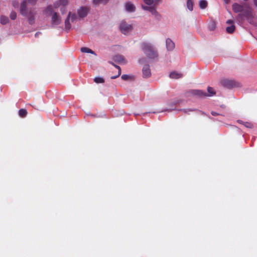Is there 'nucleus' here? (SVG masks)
Segmentation results:
<instances>
[{
	"label": "nucleus",
	"mask_w": 257,
	"mask_h": 257,
	"mask_svg": "<svg viewBox=\"0 0 257 257\" xmlns=\"http://www.w3.org/2000/svg\"><path fill=\"white\" fill-rule=\"evenodd\" d=\"M232 7L234 13H240L236 17L237 21L239 23H242L245 19L249 23H251L253 16L251 9L248 4L244 3L242 5H239L237 3H234L232 5Z\"/></svg>",
	"instance_id": "obj_1"
},
{
	"label": "nucleus",
	"mask_w": 257,
	"mask_h": 257,
	"mask_svg": "<svg viewBox=\"0 0 257 257\" xmlns=\"http://www.w3.org/2000/svg\"><path fill=\"white\" fill-rule=\"evenodd\" d=\"M20 13L23 16L27 18L28 22L30 24L32 25L35 23V16L36 12L33 9L28 10L27 7V1L23 0L21 3Z\"/></svg>",
	"instance_id": "obj_2"
},
{
	"label": "nucleus",
	"mask_w": 257,
	"mask_h": 257,
	"mask_svg": "<svg viewBox=\"0 0 257 257\" xmlns=\"http://www.w3.org/2000/svg\"><path fill=\"white\" fill-rule=\"evenodd\" d=\"M142 49L144 53L150 59H155L158 56L157 53L154 48L147 43H144L142 44Z\"/></svg>",
	"instance_id": "obj_3"
},
{
	"label": "nucleus",
	"mask_w": 257,
	"mask_h": 257,
	"mask_svg": "<svg viewBox=\"0 0 257 257\" xmlns=\"http://www.w3.org/2000/svg\"><path fill=\"white\" fill-rule=\"evenodd\" d=\"M78 17L75 14H72L71 12L68 13V15L65 21V29L69 30L71 27V23H73L78 20Z\"/></svg>",
	"instance_id": "obj_4"
},
{
	"label": "nucleus",
	"mask_w": 257,
	"mask_h": 257,
	"mask_svg": "<svg viewBox=\"0 0 257 257\" xmlns=\"http://www.w3.org/2000/svg\"><path fill=\"white\" fill-rule=\"evenodd\" d=\"M142 8L144 11H147L150 12L155 19L158 21H160L161 19V15L157 11L156 8L154 6L149 7L142 5Z\"/></svg>",
	"instance_id": "obj_5"
},
{
	"label": "nucleus",
	"mask_w": 257,
	"mask_h": 257,
	"mask_svg": "<svg viewBox=\"0 0 257 257\" xmlns=\"http://www.w3.org/2000/svg\"><path fill=\"white\" fill-rule=\"evenodd\" d=\"M119 29L123 34L126 35L133 30V27L132 25L127 24L124 21H122L120 23Z\"/></svg>",
	"instance_id": "obj_6"
},
{
	"label": "nucleus",
	"mask_w": 257,
	"mask_h": 257,
	"mask_svg": "<svg viewBox=\"0 0 257 257\" xmlns=\"http://www.w3.org/2000/svg\"><path fill=\"white\" fill-rule=\"evenodd\" d=\"M89 8L87 7H81L77 10L78 17L80 19L86 17L89 11Z\"/></svg>",
	"instance_id": "obj_7"
},
{
	"label": "nucleus",
	"mask_w": 257,
	"mask_h": 257,
	"mask_svg": "<svg viewBox=\"0 0 257 257\" xmlns=\"http://www.w3.org/2000/svg\"><path fill=\"white\" fill-rule=\"evenodd\" d=\"M52 24L53 25H58L61 23V18L57 13H54L52 16Z\"/></svg>",
	"instance_id": "obj_8"
},
{
	"label": "nucleus",
	"mask_w": 257,
	"mask_h": 257,
	"mask_svg": "<svg viewBox=\"0 0 257 257\" xmlns=\"http://www.w3.org/2000/svg\"><path fill=\"white\" fill-rule=\"evenodd\" d=\"M220 83L222 85L228 88L233 87L235 86V82L234 81L226 79H222L220 81Z\"/></svg>",
	"instance_id": "obj_9"
},
{
	"label": "nucleus",
	"mask_w": 257,
	"mask_h": 257,
	"mask_svg": "<svg viewBox=\"0 0 257 257\" xmlns=\"http://www.w3.org/2000/svg\"><path fill=\"white\" fill-rule=\"evenodd\" d=\"M143 76L144 78H148L151 75V70L149 65H145L143 68Z\"/></svg>",
	"instance_id": "obj_10"
},
{
	"label": "nucleus",
	"mask_w": 257,
	"mask_h": 257,
	"mask_svg": "<svg viewBox=\"0 0 257 257\" xmlns=\"http://www.w3.org/2000/svg\"><path fill=\"white\" fill-rule=\"evenodd\" d=\"M144 3L147 5V6H156L161 4L163 2V0H143Z\"/></svg>",
	"instance_id": "obj_11"
},
{
	"label": "nucleus",
	"mask_w": 257,
	"mask_h": 257,
	"mask_svg": "<svg viewBox=\"0 0 257 257\" xmlns=\"http://www.w3.org/2000/svg\"><path fill=\"white\" fill-rule=\"evenodd\" d=\"M166 45L167 49L168 51H172L175 48L174 43L170 38H167L166 40Z\"/></svg>",
	"instance_id": "obj_12"
},
{
	"label": "nucleus",
	"mask_w": 257,
	"mask_h": 257,
	"mask_svg": "<svg viewBox=\"0 0 257 257\" xmlns=\"http://www.w3.org/2000/svg\"><path fill=\"white\" fill-rule=\"evenodd\" d=\"M193 95H197L201 97L207 96V94L201 90H193L191 91Z\"/></svg>",
	"instance_id": "obj_13"
},
{
	"label": "nucleus",
	"mask_w": 257,
	"mask_h": 257,
	"mask_svg": "<svg viewBox=\"0 0 257 257\" xmlns=\"http://www.w3.org/2000/svg\"><path fill=\"white\" fill-rule=\"evenodd\" d=\"M125 9L128 12H134L135 11L136 7L132 3L128 2L125 5Z\"/></svg>",
	"instance_id": "obj_14"
},
{
	"label": "nucleus",
	"mask_w": 257,
	"mask_h": 257,
	"mask_svg": "<svg viewBox=\"0 0 257 257\" xmlns=\"http://www.w3.org/2000/svg\"><path fill=\"white\" fill-rule=\"evenodd\" d=\"M54 13L55 12H54L53 6L52 5L47 6L45 10L44 11V14L47 16L50 15L52 16Z\"/></svg>",
	"instance_id": "obj_15"
},
{
	"label": "nucleus",
	"mask_w": 257,
	"mask_h": 257,
	"mask_svg": "<svg viewBox=\"0 0 257 257\" xmlns=\"http://www.w3.org/2000/svg\"><path fill=\"white\" fill-rule=\"evenodd\" d=\"M183 75L180 72L173 71L170 73L169 77L172 79H179L182 78Z\"/></svg>",
	"instance_id": "obj_16"
},
{
	"label": "nucleus",
	"mask_w": 257,
	"mask_h": 257,
	"mask_svg": "<svg viewBox=\"0 0 257 257\" xmlns=\"http://www.w3.org/2000/svg\"><path fill=\"white\" fill-rule=\"evenodd\" d=\"M199 5L200 9H204L207 7L208 3L206 0H200Z\"/></svg>",
	"instance_id": "obj_17"
},
{
	"label": "nucleus",
	"mask_w": 257,
	"mask_h": 257,
	"mask_svg": "<svg viewBox=\"0 0 257 257\" xmlns=\"http://www.w3.org/2000/svg\"><path fill=\"white\" fill-rule=\"evenodd\" d=\"M81 51L83 53H91L94 55H96L95 52L93 51L91 49L87 48V47H82L81 48Z\"/></svg>",
	"instance_id": "obj_18"
},
{
	"label": "nucleus",
	"mask_w": 257,
	"mask_h": 257,
	"mask_svg": "<svg viewBox=\"0 0 257 257\" xmlns=\"http://www.w3.org/2000/svg\"><path fill=\"white\" fill-rule=\"evenodd\" d=\"M187 7L188 9L192 11L193 9V0H187Z\"/></svg>",
	"instance_id": "obj_19"
},
{
	"label": "nucleus",
	"mask_w": 257,
	"mask_h": 257,
	"mask_svg": "<svg viewBox=\"0 0 257 257\" xmlns=\"http://www.w3.org/2000/svg\"><path fill=\"white\" fill-rule=\"evenodd\" d=\"M9 22V18L6 16H2L1 17V23L3 25H5Z\"/></svg>",
	"instance_id": "obj_20"
},
{
	"label": "nucleus",
	"mask_w": 257,
	"mask_h": 257,
	"mask_svg": "<svg viewBox=\"0 0 257 257\" xmlns=\"http://www.w3.org/2000/svg\"><path fill=\"white\" fill-rule=\"evenodd\" d=\"M108 0H93V4L94 5L97 6L100 4H105L106 3Z\"/></svg>",
	"instance_id": "obj_21"
},
{
	"label": "nucleus",
	"mask_w": 257,
	"mask_h": 257,
	"mask_svg": "<svg viewBox=\"0 0 257 257\" xmlns=\"http://www.w3.org/2000/svg\"><path fill=\"white\" fill-rule=\"evenodd\" d=\"M235 26L232 24V25H231L230 26L227 27L226 28V32L227 33H232L234 32V31L235 30Z\"/></svg>",
	"instance_id": "obj_22"
},
{
	"label": "nucleus",
	"mask_w": 257,
	"mask_h": 257,
	"mask_svg": "<svg viewBox=\"0 0 257 257\" xmlns=\"http://www.w3.org/2000/svg\"><path fill=\"white\" fill-rule=\"evenodd\" d=\"M94 81L96 83H102L104 82V80L101 77H96L94 79Z\"/></svg>",
	"instance_id": "obj_23"
},
{
	"label": "nucleus",
	"mask_w": 257,
	"mask_h": 257,
	"mask_svg": "<svg viewBox=\"0 0 257 257\" xmlns=\"http://www.w3.org/2000/svg\"><path fill=\"white\" fill-rule=\"evenodd\" d=\"M207 91H208V92L209 93V94H208V95L207 94V96H213V95H214L215 94V92L214 91L213 88H212L211 87H208L207 88Z\"/></svg>",
	"instance_id": "obj_24"
},
{
	"label": "nucleus",
	"mask_w": 257,
	"mask_h": 257,
	"mask_svg": "<svg viewBox=\"0 0 257 257\" xmlns=\"http://www.w3.org/2000/svg\"><path fill=\"white\" fill-rule=\"evenodd\" d=\"M27 111L24 109H21L19 111V114L21 117H25L27 114Z\"/></svg>",
	"instance_id": "obj_25"
},
{
	"label": "nucleus",
	"mask_w": 257,
	"mask_h": 257,
	"mask_svg": "<svg viewBox=\"0 0 257 257\" xmlns=\"http://www.w3.org/2000/svg\"><path fill=\"white\" fill-rule=\"evenodd\" d=\"M114 60L118 62H121L124 61V58L120 55H116L114 57Z\"/></svg>",
	"instance_id": "obj_26"
},
{
	"label": "nucleus",
	"mask_w": 257,
	"mask_h": 257,
	"mask_svg": "<svg viewBox=\"0 0 257 257\" xmlns=\"http://www.w3.org/2000/svg\"><path fill=\"white\" fill-rule=\"evenodd\" d=\"M11 19L13 20H14L16 19L17 18V14L16 12H14V11H12L11 13V14H10V16Z\"/></svg>",
	"instance_id": "obj_27"
},
{
	"label": "nucleus",
	"mask_w": 257,
	"mask_h": 257,
	"mask_svg": "<svg viewBox=\"0 0 257 257\" xmlns=\"http://www.w3.org/2000/svg\"><path fill=\"white\" fill-rule=\"evenodd\" d=\"M121 78L123 80H127L131 78V76L128 75L123 74L121 76Z\"/></svg>",
	"instance_id": "obj_28"
},
{
	"label": "nucleus",
	"mask_w": 257,
	"mask_h": 257,
	"mask_svg": "<svg viewBox=\"0 0 257 257\" xmlns=\"http://www.w3.org/2000/svg\"><path fill=\"white\" fill-rule=\"evenodd\" d=\"M243 125L246 127H247V128H252L253 126L252 124L251 123L248 122H244V123H243Z\"/></svg>",
	"instance_id": "obj_29"
},
{
	"label": "nucleus",
	"mask_w": 257,
	"mask_h": 257,
	"mask_svg": "<svg viewBox=\"0 0 257 257\" xmlns=\"http://www.w3.org/2000/svg\"><path fill=\"white\" fill-rule=\"evenodd\" d=\"M12 5L13 6L15 7V8H18L19 7V2L18 1H13L12 2Z\"/></svg>",
	"instance_id": "obj_30"
},
{
	"label": "nucleus",
	"mask_w": 257,
	"mask_h": 257,
	"mask_svg": "<svg viewBox=\"0 0 257 257\" xmlns=\"http://www.w3.org/2000/svg\"><path fill=\"white\" fill-rule=\"evenodd\" d=\"M121 74V70H119V71H118V74L116 75H114L110 77V78L112 79H115L117 78Z\"/></svg>",
	"instance_id": "obj_31"
},
{
	"label": "nucleus",
	"mask_w": 257,
	"mask_h": 257,
	"mask_svg": "<svg viewBox=\"0 0 257 257\" xmlns=\"http://www.w3.org/2000/svg\"><path fill=\"white\" fill-rule=\"evenodd\" d=\"M60 2L63 6H65L67 4L68 1L67 0H60Z\"/></svg>",
	"instance_id": "obj_32"
},
{
	"label": "nucleus",
	"mask_w": 257,
	"mask_h": 257,
	"mask_svg": "<svg viewBox=\"0 0 257 257\" xmlns=\"http://www.w3.org/2000/svg\"><path fill=\"white\" fill-rule=\"evenodd\" d=\"M146 60V58H143V59H140L139 60V62L140 63L143 64L145 62Z\"/></svg>",
	"instance_id": "obj_33"
},
{
	"label": "nucleus",
	"mask_w": 257,
	"mask_h": 257,
	"mask_svg": "<svg viewBox=\"0 0 257 257\" xmlns=\"http://www.w3.org/2000/svg\"><path fill=\"white\" fill-rule=\"evenodd\" d=\"M60 11L62 13V14H64L66 13V9L65 8H61V9H60Z\"/></svg>",
	"instance_id": "obj_34"
},
{
	"label": "nucleus",
	"mask_w": 257,
	"mask_h": 257,
	"mask_svg": "<svg viewBox=\"0 0 257 257\" xmlns=\"http://www.w3.org/2000/svg\"><path fill=\"white\" fill-rule=\"evenodd\" d=\"M233 23V21L231 20H229L226 22V23L228 24L232 25Z\"/></svg>",
	"instance_id": "obj_35"
},
{
	"label": "nucleus",
	"mask_w": 257,
	"mask_h": 257,
	"mask_svg": "<svg viewBox=\"0 0 257 257\" xmlns=\"http://www.w3.org/2000/svg\"><path fill=\"white\" fill-rule=\"evenodd\" d=\"M118 70V71H119V70H121L119 66H117V65H115L114 64H113V63H112Z\"/></svg>",
	"instance_id": "obj_36"
},
{
	"label": "nucleus",
	"mask_w": 257,
	"mask_h": 257,
	"mask_svg": "<svg viewBox=\"0 0 257 257\" xmlns=\"http://www.w3.org/2000/svg\"><path fill=\"white\" fill-rule=\"evenodd\" d=\"M211 114L213 115H218V113L215 112H214V111H212L211 112Z\"/></svg>",
	"instance_id": "obj_37"
},
{
	"label": "nucleus",
	"mask_w": 257,
	"mask_h": 257,
	"mask_svg": "<svg viewBox=\"0 0 257 257\" xmlns=\"http://www.w3.org/2000/svg\"><path fill=\"white\" fill-rule=\"evenodd\" d=\"M54 7L55 8H57L58 7V4L56 3L54 4Z\"/></svg>",
	"instance_id": "obj_38"
},
{
	"label": "nucleus",
	"mask_w": 257,
	"mask_h": 257,
	"mask_svg": "<svg viewBox=\"0 0 257 257\" xmlns=\"http://www.w3.org/2000/svg\"><path fill=\"white\" fill-rule=\"evenodd\" d=\"M41 34V33L40 32H37L36 34H35V37H38L39 35Z\"/></svg>",
	"instance_id": "obj_39"
},
{
	"label": "nucleus",
	"mask_w": 257,
	"mask_h": 257,
	"mask_svg": "<svg viewBox=\"0 0 257 257\" xmlns=\"http://www.w3.org/2000/svg\"><path fill=\"white\" fill-rule=\"evenodd\" d=\"M254 5L257 7V0H253Z\"/></svg>",
	"instance_id": "obj_40"
},
{
	"label": "nucleus",
	"mask_w": 257,
	"mask_h": 257,
	"mask_svg": "<svg viewBox=\"0 0 257 257\" xmlns=\"http://www.w3.org/2000/svg\"><path fill=\"white\" fill-rule=\"evenodd\" d=\"M239 123H241L242 124H243V123H244V122L242 121V120H238L237 121Z\"/></svg>",
	"instance_id": "obj_41"
},
{
	"label": "nucleus",
	"mask_w": 257,
	"mask_h": 257,
	"mask_svg": "<svg viewBox=\"0 0 257 257\" xmlns=\"http://www.w3.org/2000/svg\"><path fill=\"white\" fill-rule=\"evenodd\" d=\"M212 25H213V26H212V29H213L214 28V27H215V24H214V23H212Z\"/></svg>",
	"instance_id": "obj_42"
},
{
	"label": "nucleus",
	"mask_w": 257,
	"mask_h": 257,
	"mask_svg": "<svg viewBox=\"0 0 257 257\" xmlns=\"http://www.w3.org/2000/svg\"><path fill=\"white\" fill-rule=\"evenodd\" d=\"M223 1H224L225 2V3H228V0H223Z\"/></svg>",
	"instance_id": "obj_43"
},
{
	"label": "nucleus",
	"mask_w": 257,
	"mask_h": 257,
	"mask_svg": "<svg viewBox=\"0 0 257 257\" xmlns=\"http://www.w3.org/2000/svg\"><path fill=\"white\" fill-rule=\"evenodd\" d=\"M184 111H185V112H187V110H184Z\"/></svg>",
	"instance_id": "obj_44"
}]
</instances>
